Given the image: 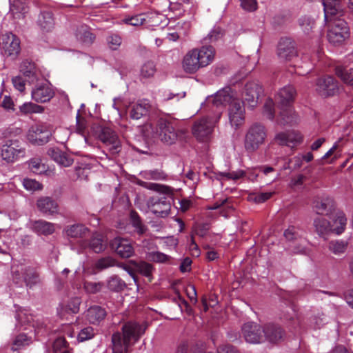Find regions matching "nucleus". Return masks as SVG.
Here are the masks:
<instances>
[{
  "mask_svg": "<svg viewBox=\"0 0 353 353\" xmlns=\"http://www.w3.org/2000/svg\"><path fill=\"white\" fill-rule=\"evenodd\" d=\"M264 337L268 341L272 343H276L281 341L284 337L283 329L274 324H268L263 329Z\"/></svg>",
  "mask_w": 353,
  "mask_h": 353,
  "instance_id": "23",
  "label": "nucleus"
},
{
  "mask_svg": "<svg viewBox=\"0 0 353 353\" xmlns=\"http://www.w3.org/2000/svg\"><path fill=\"white\" fill-rule=\"evenodd\" d=\"M107 286L111 291L119 292L125 289L126 284L119 276H112L107 281Z\"/></svg>",
  "mask_w": 353,
  "mask_h": 353,
  "instance_id": "41",
  "label": "nucleus"
},
{
  "mask_svg": "<svg viewBox=\"0 0 353 353\" xmlns=\"http://www.w3.org/2000/svg\"><path fill=\"white\" fill-rule=\"evenodd\" d=\"M23 282L26 283L27 286L32 288L39 283V276L33 268L28 266Z\"/></svg>",
  "mask_w": 353,
  "mask_h": 353,
  "instance_id": "42",
  "label": "nucleus"
},
{
  "mask_svg": "<svg viewBox=\"0 0 353 353\" xmlns=\"http://www.w3.org/2000/svg\"><path fill=\"white\" fill-rule=\"evenodd\" d=\"M138 184L141 186L152 190L158 192H161L167 195L173 194V189L169 186L161 185L154 183H147L144 181H139Z\"/></svg>",
  "mask_w": 353,
  "mask_h": 353,
  "instance_id": "37",
  "label": "nucleus"
},
{
  "mask_svg": "<svg viewBox=\"0 0 353 353\" xmlns=\"http://www.w3.org/2000/svg\"><path fill=\"white\" fill-rule=\"evenodd\" d=\"M182 66L185 72L192 74L203 68L194 49L188 51L184 56Z\"/></svg>",
  "mask_w": 353,
  "mask_h": 353,
  "instance_id": "21",
  "label": "nucleus"
},
{
  "mask_svg": "<svg viewBox=\"0 0 353 353\" xmlns=\"http://www.w3.org/2000/svg\"><path fill=\"white\" fill-rule=\"evenodd\" d=\"M82 247L83 248L90 247L94 252L99 253L104 250L105 245L103 243V236L99 234H96L92 236L89 243H83Z\"/></svg>",
  "mask_w": 353,
  "mask_h": 353,
  "instance_id": "36",
  "label": "nucleus"
},
{
  "mask_svg": "<svg viewBox=\"0 0 353 353\" xmlns=\"http://www.w3.org/2000/svg\"><path fill=\"white\" fill-rule=\"evenodd\" d=\"M48 154L55 162L64 167H68L73 163V159L59 148H50Z\"/></svg>",
  "mask_w": 353,
  "mask_h": 353,
  "instance_id": "29",
  "label": "nucleus"
},
{
  "mask_svg": "<svg viewBox=\"0 0 353 353\" xmlns=\"http://www.w3.org/2000/svg\"><path fill=\"white\" fill-rule=\"evenodd\" d=\"M23 187L27 190H30V191L39 190H41L43 188L42 185L39 182H38L35 179H23Z\"/></svg>",
  "mask_w": 353,
  "mask_h": 353,
  "instance_id": "55",
  "label": "nucleus"
},
{
  "mask_svg": "<svg viewBox=\"0 0 353 353\" xmlns=\"http://www.w3.org/2000/svg\"><path fill=\"white\" fill-rule=\"evenodd\" d=\"M122 23L132 26H139L145 25V14H139L133 16L124 17L121 20Z\"/></svg>",
  "mask_w": 353,
  "mask_h": 353,
  "instance_id": "46",
  "label": "nucleus"
},
{
  "mask_svg": "<svg viewBox=\"0 0 353 353\" xmlns=\"http://www.w3.org/2000/svg\"><path fill=\"white\" fill-rule=\"evenodd\" d=\"M26 150L18 140H7L1 146V156L7 163H13L24 157Z\"/></svg>",
  "mask_w": 353,
  "mask_h": 353,
  "instance_id": "7",
  "label": "nucleus"
},
{
  "mask_svg": "<svg viewBox=\"0 0 353 353\" xmlns=\"http://www.w3.org/2000/svg\"><path fill=\"white\" fill-rule=\"evenodd\" d=\"M156 67L153 62L147 61L141 68V76L143 78H150L156 72Z\"/></svg>",
  "mask_w": 353,
  "mask_h": 353,
  "instance_id": "53",
  "label": "nucleus"
},
{
  "mask_svg": "<svg viewBox=\"0 0 353 353\" xmlns=\"http://www.w3.org/2000/svg\"><path fill=\"white\" fill-rule=\"evenodd\" d=\"M166 19L162 14L157 12H150L145 14V26L146 28L152 30L154 27L159 26L165 23Z\"/></svg>",
  "mask_w": 353,
  "mask_h": 353,
  "instance_id": "32",
  "label": "nucleus"
},
{
  "mask_svg": "<svg viewBox=\"0 0 353 353\" xmlns=\"http://www.w3.org/2000/svg\"><path fill=\"white\" fill-rule=\"evenodd\" d=\"M221 117L219 112L215 118L203 117L196 121L192 126L193 135L200 141H206L209 139L216 122Z\"/></svg>",
  "mask_w": 353,
  "mask_h": 353,
  "instance_id": "6",
  "label": "nucleus"
},
{
  "mask_svg": "<svg viewBox=\"0 0 353 353\" xmlns=\"http://www.w3.org/2000/svg\"><path fill=\"white\" fill-rule=\"evenodd\" d=\"M107 42L110 48L116 50L121 44V38L117 34H112L107 38Z\"/></svg>",
  "mask_w": 353,
  "mask_h": 353,
  "instance_id": "59",
  "label": "nucleus"
},
{
  "mask_svg": "<svg viewBox=\"0 0 353 353\" xmlns=\"http://www.w3.org/2000/svg\"><path fill=\"white\" fill-rule=\"evenodd\" d=\"M150 109V105L147 100H141L132 105L129 114L130 118L138 120L146 115Z\"/></svg>",
  "mask_w": 353,
  "mask_h": 353,
  "instance_id": "27",
  "label": "nucleus"
},
{
  "mask_svg": "<svg viewBox=\"0 0 353 353\" xmlns=\"http://www.w3.org/2000/svg\"><path fill=\"white\" fill-rule=\"evenodd\" d=\"M284 236L288 241H293L299 236V230L295 227L290 226L285 231Z\"/></svg>",
  "mask_w": 353,
  "mask_h": 353,
  "instance_id": "64",
  "label": "nucleus"
},
{
  "mask_svg": "<svg viewBox=\"0 0 353 353\" xmlns=\"http://www.w3.org/2000/svg\"><path fill=\"white\" fill-rule=\"evenodd\" d=\"M316 92L319 95L327 97L335 94L338 90L336 81L332 77L320 78L316 82Z\"/></svg>",
  "mask_w": 353,
  "mask_h": 353,
  "instance_id": "17",
  "label": "nucleus"
},
{
  "mask_svg": "<svg viewBox=\"0 0 353 353\" xmlns=\"http://www.w3.org/2000/svg\"><path fill=\"white\" fill-rule=\"evenodd\" d=\"M142 176L147 180H164L166 174L160 170L144 171L141 173Z\"/></svg>",
  "mask_w": 353,
  "mask_h": 353,
  "instance_id": "52",
  "label": "nucleus"
},
{
  "mask_svg": "<svg viewBox=\"0 0 353 353\" xmlns=\"http://www.w3.org/2000/svg\"><path fill=\"white\" fill-rule=\"evenodd\" d=\"M274 192H254L251 193L248 196V200L250 201H253L256 203H261L272 197Z\"/></svg>",
  "mask_w": 353,
  "mask_h": 353,
  "instance_id": "51",
  "label": "nucleus"
},
{
  "mask_svg": "<svg viewBox=\"0 0 353 353\" xmlns=\"http://www.w3.org/2000/svg\"><path fill=\"white\" fill-rule=\"evenodd\" d=\"M325 20L334 17L336 14H341L343 12L341 0H323Z\"/></svg>",
  "mask_w": 353,
  "mask_h": 353,
  "instance_id": "26",
  "label": "nucleus"
},
{
  "mask_svg": "<svg viewBox=\"0 0 353 353\" xmlns=\"http://www.w3.org/2000/svg\"><path fill=\"white\" fill-rule=\"evenodd\" d=\"M147 205L149 210L158 217L164 218L170 214L171 203L165 196L150 197Z\"/></svg>",
  "mask_w": 353,
  "mask_h": 353,
  "instance_id": "9",
  "label": "nucleus"
},
{
  "mask_svg": "<svg viewBox=\"0 0 353 353\" xmlns=\"http://www.w3.org/2000/svg\"><path fill=\"white\" fill-rule=\"evenodd\" d=\"M80 303V299L78 297H74L70 300L66 307L72 313L76 314L79 310Z\"/></svg>",
  "mask_w": 353,
  "mask_h": 353,
  "instance_id": "63",
  "label": "nucleus"
},
{
  "mask_svg": "<svg viewBox=\"0 0 353 353\" xmlns=\"http://www.w3.org/2000/svg\"><path fill=\"white\" fill-rule=\"evenodd\" d=\"M296 95L295 89L291 85H287L281 88L276 96V100L281 106V111L277 119V123L280 125L292 124L296 121V115L290 107V103L294 101Z\"/></svg>",
  "mask_w": 353,
  "mask_h": 353,
  "instance_id": "3",
  "label": "nucleus"
},
{
  "mask_svg": "<svg viewBox=\"0 0 353 353\" xmlns=\"http://www.w3.org/2000/svg\"><path fill=\"white\" fill-rule=\"evenodd\" d=\"M54 96V91L48 82L38 83L32 90V99L39 103L49 101Z\"/></svg>",
  "mask_w": 353,
  "mask_h": 353,
  "instance_id": "15",
  "label": "nucleus"
},
{
  "mask_svg": "<svg viewBox=\"0 0 353 353\" xmlns=\"http://www.w3.org/2000/svg\"><path fill=\"white\" fill-rule=\"evenodd\" d=\"M262 94V87L257 82L251 81L245 84L242 97L244 102L250 108H253L257 105L259 99Z\"/></svg>",
  "mask_w": 353,
  "mask_h": 353,
  "instance_id": "11",
  "label": "nucleus"
},
{
  "mask_svg": "<svg viewBox=\"0 0 353 353\" xmlns=\"http://www.w3.org/2000/svg\"><path fill=\"white\" fill-rule=\"evenodd\" d=\"M237 99L234 97V92L230 88H225L223 90L218 91L212 99V103L216 107L221 105H225L227 103L230 105L233 102V100Z\"/></svg>",
  "mask_w": 353,
  "mask_h": 353,
  "instance_id": "24",
  "label": "nucleus"
},
{
  "mask_svg": "<svg viewBox=\"0 0 353 353\" xmlns=\"http://www.w3.org/2000/svg\"><path fill=\"white\" fill-rule=\"evenodd\" d=\"M244 113L245 110L242 103L238 99L233 100L228 110L229 121L231 125L238 128L243 125L245 119Z\"/></svg>",
  "mask_w": 353,
  "mask_h": 353,
  "instance_id": "16",
  "label": "nucleus"
},
{
  "mask_svg": "<svg viewBox=\"0 0 353 353\" xmlns=\"http://www.w3.org/2000/svg\"><path fill=\"white\" fill-rule=\"evenodd\" d=\"M38 23L40 27L46 30H50L54 26V19L50 12H42L39 17Z\"/></svg>",
  "mask_w": 353,
  "mask_h": 353,
  "instance_id": "39",
  "label": "nucleus"
},
{
  "mask_svg": "<svg viewBox=\"0 0 353 353\" xmlns=\"http://www.w3.org/2000/svg\"><path fill=\"white\" fill-rule=\"evenodd\" d=\"M32 229L34 232L39 234L50 235L54 230V224L44 220H38L32 223Z\"/></svg>",
  "mask_w": 353,
  "mask_h": 353,
  "instance_id": "30",
  "label": "nucleus"
},
{
  "mask_svg": "<svg viewBox=\"0 0 353 353\" xmlns=\"http://www.w3.org/2000/svg\"><path fill=\"white\" fill-rule=\"evenodd\" d=\"M28 266L23 264L13 265L12 267V275L14 282L17 284H21Z\"/></svg>",
  "mask_w": 353,
  "mask_h": 353,
  "instance_id": "38",
  "label": "nucleus"
},
{
  "mask_svg": "<svg viewBox=\"0 0 353 353\" xmlns=\"http://www.w3.org/2000/svg\"><path fill=\"white\" fill-rule=\"evenodd\" d=\"M267 132L264 125L254 123L247 130L244 140V148L248 153H254L264 144Z\"/></svg>",
  "mask_w": 353,
  "mask_h": 353,
  "instance_id": "4",
  "label": "nucleus"
},
{
  "mask_svg": "<svg viewBox=\"0 0 353 353\" xmlns=\"http://www.w3.org/2000/svg\"><path fill=\"white\" fill-rule=\"evenodd\" d=\"M331 220L330 222L331 225H334L335 227L343 226L342 232L345 230L347 223V219L345 214L341 212H334V214L328 216Z\"/></svg>",
  "mask_w": 353,
  "mask_h": 353,
  "instance_id": "45",
  "label": "nucleus"
},
{
  "mask_svg": "<svg viewBox=\"0 0 353 353\" xmlns=\"http://www.w3.org/2000/svg\"><path fill=\"white\" fill-rule=\"evenodd\" d=\"M329 28L327 33L328 41L334 46H339L349 37V28L347 23L338 18L330 17L328 21Z\"/></svg>",
  "mask_w": 353,
  "mask_h": 353,
  "instance_id": "5",
  "label": "nucleus"
},
{
  "mask_svg": "<svg viewBox=\"0 0 353 353\" xmlns=\"http://www.w3.org/2000/svg\"><path fill=\"white\" fill-rule=\"evenodd\" d=\"M149 258L151 261L156 263H165L168 261L170 256L159 251L152 252L149 254Z\"/></svg>",
  "mask_w": 353,
  "mask_h": 353,
  "instance_id": "56",
  "label": "nucleus"
},
{
  "mask_svg": "<svg viewBox=\"0 0 353 353\" xmlns=\"http://www.w3.org/2000/svg\"><path fill=\"white\" fill-rule=\"evenodd\" d=\"M10 12L14 20L23 19L26 12L24 3L20 0H10Z\"/></svg>",
  "mask_w": 353,
  "mask_h": 353,
  "instance_id": "33",
  "label": "nucleus"
},
{
  "mask_svg": "<svg viewBox=\"0 0 353 353\" xmlns=\"http://www.w3.org/2000/svg\"><path fill=\"white\" fill-rule=\"evenodd\" d=\"M299 23L303 32L306 34H310L315 26L314 19L305 16L299 19Z\"/></svg>",
  "mask_w": 353,
  "mask_h": 353,
  "instance_id": "47",
  "label": "nucleus"
},
{
  "mask_svg": "<svg viewBox=\"0 0 353 353\" xmlns=\"http://www.w3.org/2000/svg\"><path fill=\"white\" fill-rule=\"evenodd\" d=\"M131 263L134 270L148 277L150 280L152 271V266L151 264L144 261H132Z\"/></svg>",
  "mask_w": 353,
  "mask_h": 353,
  "instance_id": "40",
  "label": "nucleus"
},
{
  "mask_svg": "<svg viewBox=\"0 0 353 353\" xmlns=\"http://www.w3.org/2000/svg\"><path fill=\"white\" fill-rule=\"evenodd\" d=\"M103 287V283L101 282L85 281L83 283L84 290L89 294H96L100 292Z\"/></svg>",
  "mask_w": 353,
  "mask_h": 353,
  "instance_id": "54",
  "label": "nucleus"
},
{
  "mask_svg": "<svg viewBox=\"0 0 353 353\" xmlns=\"http://www.w3.org/2000/svg\"><path fill=\"white\" fill-rule=\"evenodd\" d=\"M314 226L316 233L321 236L325 239V236L333 232L336 234L342 233L343 226L335 227L331 225V223L323 217H317L314 220Z\"/></svg>",
  "mask_w": 353,
  "mask_h": 353,
  "instance_id": "18",
  "label": "nucleus"
},
{
  "mask_svg": "<svg viewBox=\"0 0 353 353\" xmlns=\"http://www.w3.org/2000/svg\"><path fill=\"white\" fill-rule=\"evenodd\" d=\"M296 55L294 41L290 38L281 39L277 47L278 57L282 61H291Z\"/></svg>",
  "mask_w": 353,
  "mask_h": 353,
  "instance_id": "14",
  "label": "nucleus"
},
{
  "mask_svg": "<svg viewBox=\"0 0 353 353\" xmlns=\"http://www.w3.org/2000/svg\"><path fill=\"white\" fill-rule=\"evenodd\" d=\"M12 83L14 88L23 92L26 89V81L21 76H15L12 78Z\"/></svg>",
  "mask_w": 353,
  "mask_h": 353,
  "instance_id": "62",
  "label": "nucleus"
},
{
  "mask_svg": "<svg viewBox=\"0 0 353 353\" xmlns=\"http://www.w3.org/2000/svg\"><path fill=\"white\" fill-rule=\"evenodd\" d=\"M115 265H117V261L111 256H107L97 260L94 267L98 270H103Z\"/></svg>",
  "mask_w": 353,
  "mask_h": 353,
  "instance_id": "48",
  "label": "nucleus"
},
{
  "mask_svg": "<svg viewBox=\"0 0 353 353\" xmlns=\"http://www.w3.org/2000/svg\"><path fill=\"white\" fill-rule=\"evenodd\" d=\"M65 232L70 238H81L88 232V229L82 224H74L68 226Z\"/></svg>",
  "mask_w": 353,
  "mask_h": 353,
  "instance_id": "35",
  "label": "nucleus"
},
{
  "mask_svg": "<svg viewBox=\"0 0 353 353\" xmlns=\"http://www.w3.org/2000/svg\"><path fill=\"white\" fill-rule=\"evenodd\" d=\"M99 140L104 143L111 154H118L121 148V141L117 133L108 127L101 128L98 135Z\"/></svg>",
  "mask_w": 353,
  "mask_h": 353,
  "instance_id": "8",
  "label": "nucleus"
},
{
  "mask_svg": "<svg viewBox=\"0 0 353 353\" xmlns=\"http://www.w3.org/2000/svg\"><path fill=\"white\" fill-rule=\"evenodd\" d=\"M20 111L23 114L41 113L43 112V107L35 103L29 102L25 103L19 108Z\"/></svg>",
  "mask_w": 353,
  "mask_h": 353,
  "instance_id": "49",
  "label": "nucleus"
},
{
  "mask_svg": "<svg viewBox=\"0 0 353 353\" xmlns=\"http://www.w3.org/2000/svg\"><path fill=\"white\" fill-rule=\"evenodd\" d=\"M222 36H223L222 30L219 27H216V28H214L210 31V32L208 34V37L205 39V40L206 41L213 42V41H217Z\"/></svg>",
  "mask_w": 353,
  "mask_h": 353,
  "instance_id": "61",
  "label": "nucleus"
},
{
  "mask_svg": "<svg viewBox=\"0 0 353 353\" xmlns=\"http://www.w3.org/2000/svg\"><path fill=\"white\" fill-rule=\"evenodd\" d=\"M274 105L271 99H268L264 105V114L270 120H272L274 117Z\"/></svg>",
  "mask_w": 353,
  "mask_h": 353,
  "instance_id": "60",
  "label": "nucleus"
},
{
  "mask_svg": "<svg viewBox=\"0 0 353 353\" xmlns=\"http://www.w3.org/2000/svg\"><path fill=\"white\" fill-rule=\"evenodd\" d=\"M348 247V241L345 240H332L327 244L330 252L336 256L343 254Z\"/></svg>",
  "mask_w": 353,
  "mask_h": 353,
  "instance_id": "34",
  "label": "nucleus"
},
{
  "mask_svg": "<svg viewBox=\"0 0 353 353\" xmlns=\"http://www.w3.org/2000/svg\"><path fill=\"white\" fill-rule=\"evenodd\" d=\"M313 210L320 215L330 216L336 211L335 203L332 198L328 196H322L316 198L312 203Z\"/></svg>",
  "mask_w": 353,
  "mask_h": 353,
  "instance_id": "12",
  "label": "nucleus"
},
{
  "mask_svg": "<svg viewBox=\"0 0 353 353\" xmlns=\"http://www.w3.org/2000/svg\"><path fill=\"white\" fill-rule=\"evenodd\" d=\"M146 327L136 322L130 321L122 327L123 336L119 332L114 333L112 336L113 353L127 352L132 345L131 341H137L144 334Z\"/></svg>",
  "mask_w": 353,
  "mask_h": 353,
  "instance_id": "2",
  "label": "nucleus"
},
{
  "mask_svg": "<svg viewBox=\"0 0 353 353\" xmlns=\"http://www.w3.org/2000/svg\"><path fill=\"white\" fill-rule=\"evenodd\" d=\"M94 336V330L91 327H86L82 329L79 334L78 339L79 341L83 342L92 339Z\"/></svg>",
  "mask_w": 353,
  "mask_h": 353,
  "instance_id": "58",
  "label": "nucleus"
},
{
  "mask_svg": "<svg viewBox=\"0 0 353 353\" xmlns=\"http://www.w3.org/2000/svg\"><path fill=\"white\" fill-rule=\"evenodd\" d=\"M29 168L35 174H41L47 172L46 165L38 158H33L28 162Z\"/></svg>",
  "mask_w": 353,
  "mask_h": 353,
  "instance_id": "44",
  "label": "nucleus"
},
{
  "mask_svg": "<svg viewBox=\"0 0 353 353\" xmlns=\"http://www.w3.org/2000/svg\"><path fill=\"white\" fill-rule=\"evenodd\" d=\"M336 74L344 83L353 86V68L346 70L339 66L336 68Z\"/></svg>",
  "mask_w": 353,
  "mask_h": 353,
  "instance_id": "43",
  "label": "nucleus"
},
{
  "mask_svg": "<svg viewBox=\"0 0 353 353\" xmlns=\"http://www.w3.org/2000/svg\"><path fill=\"white\" fill-rule=\"evenodd\" d=\"M110 245L112 249L121 258H129L134 254V248L126 239L115 238L111 241Z\"/></svg>",
  "mask_w": 353,
  "mask_h": 353,
  "instance_id": "19",
  "label": "nucleus"
},
{
  "mask_svg": "<svg viewBox=\"0 0 353 353\" xmlns=\"http://www.w3.org/2000/svg\"><path fill=\"white\" fill-rule=\"evenodd\" d=\"M52 136V130L46 124H36L32 125L28 131V139L34 143L42 145L49 141Z\"/></svg>",
  "mask_w": 353,
  "mask_h": 353,
  "instance_id": "10",
  "label": "nucleus"
},
{
  "mask_svg": "<svg viewBox=\"0 0 353 353\" xmlns=\"http://www.w3.org/2000/svg\"><path fill=\"white\" fill-rule=\"evenodd\" d=\"M274 141L280 145L294 147L302 141V136L299 132L295 131L279 132L276 134Z\"/></svg>",
  "mask_w": 353,
  "mask_h": 353,
  "instance_id": "20",
  "label": "nucleus"
},
{
  "mask_svg": "<svg viewBox=\"0 0 353 353\" xmlns=\"http://www.w3.org/2000/svg\"><path fill=\"white\" fill-rule=\"evenodd\" d=\"M130 221L132 226L136 229L137 232L139 234H142L145 232L146 227L142 223L139 216L136 212H131Z\"/></svg>",
  "mask_w": 353,
  "mask_h": 353,
  "instance_id": "50",
  "label": "nucleus"
},
{
  "mask_svg": "<svg viewBox=\"0 0 353 353\" xmlns=\"http://www.w3.org/2000/svg\"><path fill=\"white\" fill-rule=\"evenodd\" d=\"M3 45L6 52H7L9 56H15L19 52V40L11 32L3 35Z\"/></svg>",
  "mask_w": 353,
  "mask_h": 353,
  "instance_id": "25",
  "label": "nucleus"
},
{
  "mask_svg": "<svg viewBox=\"0 0 353 353\" xmlns=\"http://www.w3.org/2000/svg\"><path fill=\"white\" fill-rule=\"evenodd\" d=\"M106 315L105 310L99 305L90 307L86 312V317L90 323L95 324L102 321Z\"/></svg>",
  "mask_w": 353,
  "mask_h": 353,
  "instance_id": "31",
  "label": "nucleus"
},
{
  "mask_svg": "<svg viewBox=\"0 0 353 353\" xmlns=\"http://www.w3.org/2000/svg\"><path fill=\"white\" fill-rule=\"evenodd\" d=\"M243 336L246 342L252 344L260 343L263 341L264 336L263 328L254 323H248L242 327Z\"/></svg>",
  "mask_w": 353,
  "mask_h": 353,
  "instance_id": "13",
  "label": "nucleus"
},
{
  "mask_svg": "<svg viewBox=\"0 0 353 353\" xmlns=\"http://www.w3.org/2000/svg\"><path fill=\"white\" fill-rule=\"evenodd\" d=\"M38 210L44 214L54 215L59 213V208L57 202L49 196H43L37 201Z\"/></svg>",
  "mask_w": 353,
  "mask_h": 353,
  "instance_id": "22",
  "label": "nucleus"
},
{
  "mask_svg": "<svg viewBox=\"0 0 353 353\" xmlns=\"http://www.w3.org/2000/svg\"><path fill=\"white\" fill-rule=\"evenodd\" d=\"M194 50L197 54L202 67L208 65L214 60L215 50L212 46H203L201 48H194Z\"/></svg>",
  "mask_w": 353,
  "mask_h": 353,
  "instance_id": "28",
  "label": "nucleus"
},
{
  "mask_svg": "<svg viewBox=\"0 0 353 353\" xmlns=\"http://www.w3.org/2000/svg\"><path fill=\"white\" fill-rule=\"evenodd\" d=\"M145 128L152 137L168 145L183 139L187 133L185 129H176L172 122L164 118L159 119L154 125L147 124Z\"/></svg>",
  "mask_w": 353,
  "mask_h": 353,
  "instance_id": "1",
  "label": "nucleus"
},
{
  "mask_svg": "<svg viewBox=\"0 0 353 353\" xmlns=\"http://www.w3.org/2000/svg\"><path fill=\"white\" fill-rule=\"evenodd\" d=\"M240 6L244 10L247 12H254L258 8V3L256 0H239Z\"/></svg>",
  "mask_w": 353,
  "mask_h": 353,
  "instance_id": "57",
  "label": "nucleus"
}]
</instances>
